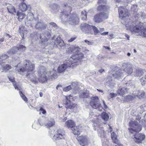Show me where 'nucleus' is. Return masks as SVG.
I'll return each instance as SVG.
<instances>
[{
	"label": "nucleus",
	"instance_id": "bb28decb",
	"mask_svg": "<svg viewBox=\"0 0 146 146\" xmlns=\"http://www.w3.org/2000/svg\"><path fill=\"white\" fill-rule=\"evenodd\" d=\"M97 10L99 11H103L107 12L109 10V9L105 5L99 4V5L97 8Z\"/></svg>",
	"mask_w": 146,
	"mask_h": 146
},
{
	"label": "nucleus",
	"instance_id": "4468645a",
	"mask_svg": "<svg viewBox=\"0 0 146 146\" xmlns=\"http://www.w3.org/2000/svg\"><path fill=\"white\" fill-rule=\"evenodd\" d=\"M51 35L49 32L46 31L41 34L40 36V38L42 42H46L50 38Z\"/></svg>",
	"mask_w": 146,
	"mask_h": 146
},
{
	"label": "nucleus",
	"instance_id": "dca6fc26",
	"mask_svg": "<svg viewBox=\"0 0 146 146\" xmlns=\"http://www.w3.org/2000/svg\"><path fill=\"white\" fill-rule=\"evenodd\" d=\"M145 137V135L141 133H137L134 135V140L137 143H141Z\"/></svg>",
	"mask_w": 146,
	"mask_h": 146
},
{
	"label": "nucleus",
	"instance_id": "de8ad7c7",
	"mask_svg": "<svg viewBox=\"0 0 146 146\" xmlns=\"http://www.w3.org/2000/svg\"><path fill=\"white\" fill-rule=\"evenodd\" d=\"M17 48L18 50L21 51H23L26 49V47L23 45H19Z\"/></svg>",
	"mask_w": 146,
	"mask_h": 146
},
{
	"label": "nucleus",
	"instance_id": "9d476101",
	"mask_svg": "<svg viewBox=\"0 0 146 146\" xmlns=\"http://www.w3.org/2000/svg\"><path fill=\"white\" fill-rule=\"evenodd\" d=\"M73 97L71 95L66 96V100L64 101V104L65 105V107L67 108L73 109L76 106V105L70 102V100L72 99Z\"/></svg>",
	"mask_w": 146,
	"mask_h": 146
},
{
	"label": "nucleus",
	"instance_id": "864d4df0",
	"mask_svg": "<svg viewBox=\"0 0 146 146\" xmlns=\"http://www.w3.org/2000/svg\"><path fill=\"white\" fill-rule=\"evenodd\" d=\"M144 79L146 80V75L144 76V78H143L141 79V82H142L141 84L142 85H144L145 83V82Z\"/></svg>",
	"mask_w": 146,
	"mask_h": 146
},
{
	"label": "nucleus",
	"instance_id": "79ce46f5",
	"mask_svg": "<svg viewBox=\"0 0 146 146\" xmlns=\"http://www.w3.org/2000/svg\"><path fill=\"white\" fill-rule=\"evenodd\" d=\"M40 124L39 123H38L36 122H35L32 125V127L34 128L35 129H38L40 126Z\"/></svg>",
	"mask_w": 146,
	"mask_h": 146
},
{
	"label": "nucleus",
	"instance_id": "7ed1b4c3",
	"mask_svg": "<svg viewBox=\"0 0 146 146\" xmlns=\"http://www.w3.org/2000/svg\"><path fill=\"white\" fill-rule=\"evenodd\" d=\"M72 57V58H70L69 60L65 61L63 64L60 65L58 67L57 70L58 73H63L68 68L73 67L79 64V62L76 61V59L77 58L80 59L82 58L83 55L81 53L76 54L74 56H73Z\"/></svg>",
	"mask_w": 146,
	"mask_h": 146
},
{
	"label": "nucleus",
	"instance_id": "c9c22d12",
	"mask_svg": "<svg viewBox=\"0 0 146 146\" xmlns=\"http://www.w3.org/2000/svg\"><path fill=\"white\" fill-rule=\"evenodd\" d=\"M19 31L22 37H24V34L25 33L26 31L24 29V27L23 26H20L19 28Z\"/></svg>",
	"mask_w": 146,
	"mask_h": 146
},
{
	"label": "nucleus",
	"instance_id": "6ab92c4d",
	"mask_svg": "<svg viewBox=\"0 0 146 146\" xmlns=\"http://www.w3.org/2000/svg\"><path fill=\"white\" fill-rule=\"evenodd\" d=\"M77 139L80 144L82 146H84L87 143L88 139L85 136H79L77 137Z\"/></svg>",
	"mask_w": 146,
	"mask_h": 146
},
{
	"label": "nucleus",
	"instance_id": "9b49d317",
	"mask_svg": "<svg viewBox=\"0 0 146 146\" xmlns=\"http://www.w3.org/2000/svg\"><path fill=\"white\" fill-rule=\"evenodd\" d=\"M37 19L35 18L34 17V15L31 13H28L27 15V20L25 21L26 24H28L31 27H33V25H35V23Z\"/></svg>",
	"mask_w": 146,
	"mask_h": 146
},
{
	"label": "nucleus",
	"instance_id": "5fc2aeb1",
	"mask_svg": "<svg viewBox=\"0 0 146 146\" xmlns=\"http://www.w3.org/2000/svg\"><path fill=\"white\" fill-rule=\"evenodd\" d=\"M40 114L41 112L43 114H44L46 113V111L42 108H41L40 110Z\"/></svg>",
	"mask_w": 146,
	"mask_h": 146
},
{
	"label": "nucleus",
	"instance_id": "4c0bfd02",
	"mask_svg": "<svg viewBox=\"0 0 146 146\" xmlns=\"http://www.w3.org/2000/svg\"><path fill=\"white\" fill-rule=\"evenodd\" d=\"M111 137L114 143H118V141L117 139V135L116 133L114 132H113L111 133Z\"/></svg>",
	"mask_w": 146,
	"mask_h": 146
},
{
	"label": "nucleus",
	"instance_id": "37998d69",
	"mask_svg": "<svg viewBox=\"0 0 146 146\" xmlns=\"http://www.w3.org/2000/svg\"><path fill=\"white\" fill-rule=\"evenodd\" d=\"M81 18L83 20H86L87 19V13L85 11L81 12Z\"/></svg>",
	"mask_w": 146,
	"mask_h": 146
},
{
	"label": "nucleus",
	"instance_id": "6e6552de",
	"mask_svg": "<svg viewBox=\"0 0 146 146\" xmlns=\"http://www.w3.org/2000/svg\"><path fill=\"white\" fill-rule=\"evenodd\" d=\"M80 50V48L78 46H73L69 48L68 50H67V52L69 53H74L75 54H74V55H72V57H71V58H73V56H74L75 55L78 54H82L83 55V57L82 58L80 59H78V58L76 59V61H78L79 62V64L80 63V60L83 58L84 57V55L82 53H78V52H79Z\"/></svg>",
	"mask_w": 146,
	"mask_h": 146
},
{
	"label": "nucleus",
	"instance_id": "473e14b6",
	"mask_svg": "<svg viewBox=\"0 0 146 146\" xmlns=\"http://www.w3.org/2000/svg\"><path fill=\"white\" fill-rule=\"evenodd\" d=\"M88 92L87 91H82L79 94V97L80 98H87L88 96Z\"/></svg>",
	"mask_w": 146,
	"mask_h": 146
},
{
	"label": "nucleus",
	"instance_id": "a19ab883",
	"mask_svg": "<svg viewBox=\"0 0 146 146\" xmlns=\"http://www.w3.org/2000/svg\"><path fill=\"white\" fill-rule=\"evenodd\" d=\"M1 66L5 71H7L11 68V66L9 64H6L5 66H4V64H3V66Z\"/></svg>",
	"mask_w": 146,
	"mask_h": 146
},
{
	"label": "nucleus",
	"instance_id": "72a5a7b5",
	"mask_svg": "<svg viewBox=\"0 0 146 146\" xmlns=\"http://www.w3.org/2000/svg\"><path fill=\"white\" fill-rule=\"evenodd\" d=\"M113 75L115 78L118 79H120L123 76V73L120 72V70L117 72L115 74H113Z\"/></svg>",
	"mask_w": 146,
	"mask_h": 146
},
{
	"label": "nucleus",
	"instance_id": "bf43d9fd",
	"mask_svg": "<svg viewBox=\"0 0 146 146\" xmlns=\"http://www.w3.org/2000/svg\"><path fill=\"white\" fill-rule=\"evenodd\" d=\"M136 5H133L131 7V10L132 11H135L136 10V8H137Z\"/></svg>",
	"mask_w": 146,
	"mask_h": 146
},
{
	"label": "nucleus",
	"instance_id": "f704fd0d",
	"mask_svg": "<svg viewBox=\"0 0 146 146\" xmlns=\"http://www.w3.org/2000/svg\"><path fill=\"white\" fill-rule=\"evenodd\" d=\"M7 9L8 12L11 14H13L14 13L16 12V11L15 7L11 5L8 6L7 7Z\"/></svg>",
	"mask_w": 146,
	"mask_h": 146
},
{
	"label": "nucleus",
	"instance_id": "0eeeda50",
	"mask_svg": "<svg viewBox=\"0 0 146 146\" xmlns=\"http://www.w3.org/2000/svg\"><path fill=\"white\" fill-rule=\"evenodd\" d=\"M90 104L93 108L98 109L99 111H101L102 109V107L101 106L99 102V100L97 97L93 98L90 102Z\"/></svg>",
	"mask_w": 146,
	"mask_h": 146
},
{
	"label": "nucleus",
	"instance_id": "f3484780",
	"mask_svg": "<svg viewBox=\"0 0 146 146\" xmlns=\"http://www.w3.org/2000/svg\"><path fill=\"white\" fill-rule=\"evenodd\" d=\"M122 67L124 71L127 74H131L133 72V69L131 65L127 63H123Z\"/></svg>",
	"mask_w": 146,
	"mask_h": 146
},
{
	"label": "nucleus",
	"instance_id": "5701e85b",
	"mask_svg": "<svg viewBox=\"0 0 146 146\" xmlns=\"http://www.w3.org/2000/svg\"><path fill=\"white\" fill-rule=\"evenodd\" d=\"M81 126H74L72 128V131L74 135H78L80 134V131Z\"/></svg>",
	"mask_w": 146,
	"mask_h": 146
},
{
	"label": "nucleus",
	"instance_id": "a211bd4d",
	"mask_svg": "<svg viewBox=\"0 0 146 146\" xmlns=\"http://www.w3.org/2000/svg\"><path fill=\"white\" fill-rule=\"evenodd\" d=\"M79 21V19L77 15H75L69 18L68 22L70 24L76 25L78 23Z\"/></svg>",
	"mask_w": 146,
	"mask_h": 146
},
{
	"label": "nucleus",
	"instance_id": "4be33fe9",
	"mask_svg": "<svg viewBox=\"0 0 146 146\" xmlns=\"http://www.w3.org/2000/svg\"><path fill=\"white\" fill-rule=\"evenodd\" d=\"M56 70L52 69L51 70L48 72L46 74L47 75L49 79L55 78L56 76Z\"/></svg>",
	"mask_w": 146,
	"mask_h": 146
},
{
	"label": "nucleus",
	"instance_id": "8fccbe9b",
	"mask_svg": "<svg viewBox=\"0 0 146 146\" xmlns=\"http://www.w3.org/2000/svg\"><path fill=\"white\" fill-rule=\"evenodd\" d=\"M49 27L50 28L54 27L56 29L57 28V26L56 24L54 22H50L49 23Z\"/></svg>",
	"mask_w": 146,
	"mask_h": 146
},
{
	"label": "nucleus",
	"instance_id": "ddd939ff",
	"mask_svg": "<svg viewBox=\"0 0 146 146\" xmlns=\"http://www.w3.org/2000/svg\"><path fill=\"white\" fill-rule=\"evenodd\" d=\"M33 26H34L36 29L41 30L45 29L47 26L46 24L41 20H39L37 19Z\"/></svg>",
	"mask_w": 146,
	"mask_h": 146
},
{
	"label": "nucleus",
	"instance_id": "1a4fd4ad",
	"mask_svg": "<svg viewBox=\"0 0 146 146\" xmlns=\"http://www.w3.org/2000/svg\"><path fill=\"white\" fill-rule=\"evenodd\" d=\"M108 17V13L101 12L96 14L94 17V20L97 23L101 22L103 20L107 19Z\"/></svg>",
	"mask_w": 146,
	"mask_h": 146
},
{
	"label": "nucleus",
	"instance_id": "69168bd1",
	"mask_svg": "<svg viewBox=\"0 0 146 146\" xmlns=\"http://www.w3.org/2000/svg\"><path fill=\"white\" fill-rule=\"evenodd\" d=\"M141 118V117L140 116V115H139L136 117V119L138 120H139Z\"/></svg>",
	"mask_w": 146,
	"mask_h": 146
},
{
	"label": "nucleus",
	"instance_id": "c756f323",
	"mask_svg": "<svg viewBox=\"0 0 146 146\" xmlns=\"http://www.w3.org/2000/svg\"><path fill=\"white\" fill-rule=\"evenodd\" d=\"M17 15L18 17V19L20 21H22L26 16L25 14L24 13L19 11L17 12Z\"/></svg>",
	"mask_w": 146,
	"mask_h": 146
},
{
	"label": "nucleus",
	"instance_id": "412c9836",
	"mask_svg": "<svg viewBox=\"0 0 146 146\" xmlns=\"http://www.w3.org/2000/svg\"><path fill=\"white\" fill-rule=\"evenodd\" d=\"M133 94L135 97H137L141 99L144 97L145 93L143 90H137L133 92Z\"/></svg>",
	"mask_w": 146,
	"mask_h": 146
},
{
	"label": "nucleus",
	"instance_id": "09e8293b",
	"mask_svg": "<svg viewBox=\"0 0 146 146\" xmlns=\"http://www.w3.org/2000/svg\"><path fill=\"white\" fill-rule=\"evenodd\" d=\"M19 94L22 99L25 102H26L27 101V99L25 97V95H24L23 93L20 91L19 92Z\"/></svg>",
	"mask_w": 146,
	"mask_h": 146
},
{
	"label": "nucleus",
	"instance_id": "ea45409f",
	"mask_svg": "<svg viewBox=\"0 0 146 146\" xmlns=\"http://www.w3.org/2000/svg\"><path fill=\"white\" fill-rule=\"evenodd\" d=\"M55 125V121L54 119H50L47 123H46V126L49 127H51Z\"/></svg>",
	"mask_w": 146,
	"mask_h": 146
},
{
	"label": "nucleus",
	"instance_id": "b1692460",
	"mask_svg": "<svg viewBox=\"0 0 146 146\" xmlns=\"http://www.w3.org/2000/svg\"><path fill=\"white\" fill-rule=\"evenodd\" d=\"M127 92V88L123 87H120L118 89L117 93L118 94L121 95H123L126 94Z\"/></svg>",
	"mask_w": 146,
	"mask_h": 146
},
{
	"label": "nucleus",
	"instance_id": "f257e3e1",
	"mask_svg": "<svg viewBox=\"0 0 146 146\" xmlns=\"http://www.w3.org/2000/svg\"><path fill=\"white\" fill-rule=\"evenodd\" d=\"M118 13L121 22L125 25L127 29L129 30L132 34L138 33L140 36L146 37V28L145 27L143 23H140L138 25L135 26L134 22L131 21H125L128 16L127 12L125 11L124 8L122 7L119 8Z\"/></svg>",
	"mask_w": 146,
	"mask_h": 146
},
{
	"label": "nucleus",
	"instance_id": "680f3d73",
	"mask_svg": "<svg viewBox=\"0 0 146 146\" xmlns=\"http://www.w3.org/2000/svg\"><path fill=\"white\" fill-rule=\"evenodd\" d=\"M84 42L88 44V45H92V43L91 42H90L87 40H85Z\"/></svg>",
	"mask_w": 146,
	"mask_h": 146
},
{
	"label": "nucleus",
	"instance_id": "a18cd8bd",
	"mask_svg": "<svg viewBox=\"0 0 146 146\" xmlns=\"http://www.w3.org/2000/svg\"><path fill=\"white\" fill-rule=\"evenodd\" d=\"M125 84L126 86H129L132 88H135V86L134 85V82L130 80L129 81L127 82Z\"/></svg>",
	"mask_w": 146,
	"mask_h": 146
},
{
	"label": "nucleus",
	"instance_id": "603ef678",
	"mask_svg": "<svg viewBox=\"0 0 146 146\" xmlns=\"http://www.w3.org/2000/svg\"><path fill=\"white\" fill-rule=\"evenodd\" d=\"M106 2V0H99L98 2V4L102 5L104 4Z\"/></svg>",
	"mask_w": 146,
	"mask_h": 146
},
{
	"label": "nucleus",
	"instance_id": "e2e57ef3",
	"mask_svg": "<svg viewBox=\"0 0 146 146\" xmlns=\"http://www.w3.org/2000/svg\"><path fill=\"white\" fill-rule=\"evenodd\" d=\"M108 33V32H104L102 33L101 35H107Z\"/></svg>",
	"mask_w": 146,
	"mask_h": 146
},
{
	"label": "nucleus",
	"instance_id": "58836bf2",
	"mask_svg": "<svg viewBox=\"0 0 146 146\" xmlns=\"http://www.w3.org/2000/svg\"><path fill=\"white\" fill-rule=\"evenodd\" d=\"M17 50V47L15 46L8 51L7 53L9 54H13L15 53Z\"/></svg>",
	"mask_w": 146,
	"mask_h": 146
},
{
	"label": "nucleus",
	"instance_id": "2eb2a0df",
	"mask_svg": "<svg viewBox=\"0 0 146 146\" xmlns=\"http://www.w3.org/2000/svg\"><path fill=\"white\" fill-rule=\"evenodd\" d=\"M129 125L130 126L132 127L135 128V132H139L141 130V126L138 124L137 122L133 121H130L129 123Z\"/></svg>",
	"mask_w": 146,
	"mask_h": 146
},
{
	"label": "nucleus",
	"instance_id": "49530a36",
	"mask_svg": "<svg viewBox=\"0 0 146 146\" xmlns=\"http://www.w3.org/2000/svg\"><path fill=\"white\" fill-rule=\"evenodd\" d=\"M136 74L135 75V76L139 77L140 76L142 75L143 73L142 71L140 70H136Z\"/></svg>",
	"mask_w": 146,
	"mask_h": 146
},
{
	"label": "nucleus",
	"instance_id": "c85d7f7f",
	"mask_svg": "<svg viewBox=\"0 0 146 146\" xmlns=\"http://www.w3.org/2000/svg\"><path fill=\"white\" fill-rule=\"evenodd\" d=\"M65 126L68 127L72 128L75 126L74 122L71 120H68L65 123Z\"/></svg>",
	"mask_w": 146,
	"mask_h": 146
},
{
	"label": "nucleus",
	"instance_id": "cd10ccee",
	"mask_svg": "<svg viewBox=\"0 0 146 146\" xmlns=\"http://www.w3.org/2000/svg\"><path fill=\"white\" fill-rule=\"evenodd\" d=\"M8 78L9 80L13 83V86L15 90H20L18 86L17 85L16 82L15 81V78L13 77H8Z\"/></svg>",
	"mask_w": 146,
	"mask_h": 146
},
{
	"label": "nucleus",
	"instance_id": "c03bdc74",
	"mask_svg": "<svg viewBox=\"0 0 146 146\" xmlns=\"http://www.w3.org/2000/svg\"><path fill=\"white\" fill-rule=\"evenodd\" d=\"M46 68L44 66H42L39 67L38 72L39 71H41V73L43 74L45 73V72Z\"/></svg>",
	"mask_w": 146,
	"mask_h": 146
},
{
	"label": "nucleus",
	"instance_id": "a878e982",
	"mask_svg": "<svg viewBox=\"0 0 146 146\" xmlns=\"http://www.w3.org/2000/svg\"><path fill=\"white\" fill-rule=\"evenodd\" d=\"M9 58V56L4 54L0 55V64L3 66V64L5 62L6 59Z\"/></svg>",
	"mask_w": 146,
	"mask_h": 146
},
{
	"label": "nucleus",
	"instance_id": "aec40b11",
	"mask_svg": "<svg viewBox=\"0 0 146 146\" xmlns=\"http://www.w3.org/2000/svg\"><path fill=\"white\" fill-rule=\"evenodd\" d=\"M38 75L39 77L38 79V80L41 82L44 83L46 81L49 79L48 77H47L45 75V73L42 74L41 73V71H39L38 72Z\"/></svg>",
	"mask_w": 146,
	"mask_h": 146
},
{
	"label": "nucleus",
	"instance_id": "20e7f679",
	"mask_svg": "<svg viewBox=\"0 0 146 146\" xmlns=\"http://www.w3.org/2000/svg\"><path fill=\"white\" fill-rule=\"evenodd\" d=\"M65 135L63 131L60 129H58L55 132V134L53 136L52 139L54 141L61 139L63 142L60 143L58 146H66V142L65 138Z\"/></svg>",
	"mask_w": 146,
	"mask_h": 146
},
{
	"label": "nucleus",
	"instance_id": "39448f33",
	"mask_svg": "<svg viewBox=\"0 0 146 146\" xmlns=\"http://www.w3.org/2000/svg\"><path fill=\"white\" fill-rule=\"evenodd\" d=\"M94 129L95 130H96V129H97L98 133V135L102 138V141L104 142H103L102 145L103 146H108V141L107 142V143H106L104 142V140L103 139V138H105L106 136V133L103 129V128L102 126V125L100 124L99 123H96L95 122L94 123Z\"/></svg>",
	"mask_w": 146,
	"mask_h": 146
},
{
	"label": "nucleus",
	"instance_id": "13d9d810",
	"mask_svg": "<svg viewBox=\"0 0 146 146\" xmlns=\"http://www.w3.org/2000/svg\"><path fill=\"white\" fill-rule=\"evenodd\" d=\"M129 132L131 133H133L134 132H135V128H134L133 129L131 128H129Z\"/></svg>",
	"mask_w": 146,
	"mask_h": 146
},
{
	"label": "nucleus",
	"instance_id": "393cba45",
	"mask_svg": "<svg viewBox=\"0 0 146 146\" xmlns=\"http://www.w3.org/2000/svg\"><path fill=\"white\" fill-rule=\"evenodd\" d=\"M47 121V118L44 117H40L38 119V122L40 124V125L42 126L45 125L46 126Z\"/></svg>",
	"mask_w": 146,
	"mask_h": 146
},
{
	"label": "nucleus",
	"instance_id": "0e129e2a",
	"mask_svg": "<svg viewBox=\"0 0 146 146\" xmlns=\"http://www.w3.org/2000/svg\"><path fill=\"white\" fill-rule=\"evenodd\" d=\"M125 35V36L127 38V39L128 40H129V35H128L127 34H124Z\"/></svg>",
	"mask_w": 146,
	"mask_h": 146
},
{
	"label": "nucleus",
	"instance_id": "052dcab7",
	"mask_svg": "<svg viewBox=\"0 0 146 146\" xmlns=\"http://www.w3.org/2000/svg\"><path fill=\"white\" fill-rule=\"evenodd\" d=\"M76 37H74L71 38L70 39L68 40V42H71L74 41L76 38Z\"/></svg>",
	"mask_w": 146,
	"mask_h": 146
},
{
	"label": "nucleus",
	"instance_id": "f03ea898",
	"mask_svg": "<svg viewBox=\"0 0 146 146\" xmlns=\"http://www.w3.org/2000/svg\"><path fill=\"white\" fill-rule=\"evenodd\" d=\"M16 72H24L27 71V76L29 78L31 81L36 83L38 82V79L34 74V69L35 65L29 60H25L24 61L23 66L19 67V64L15 66Z\"/></svg>",
	"mask_w": 146,
	"mask_h": 146
},
{
	"label": "nucleus",
	"instance_id": "7c9ffc66",
	"mask_svg": "<svg viewBox=\"0 0 146 146\" xmlns=\"http://www.w3.org/2000/svg\"><path fill=\"white\" fill-rule=\"evenodd\" d=\"M19 9L23 12L25 11L27 9V5L25 3H22L19 5Z\"/></svg>",
	"mask_w": 146,
	"mask_h": 146
},
{
	"label": "nucleus",
	"instance_id": "e433bc0d",
	"mask_svg": "<svg viewBox=\"0 0 146 146\" xmlns=\"http://www.w3.org/2000/svg\"><path fill=\"white\" fill-rule=\"evenodd\" d=\"M102 119L105 121H107L109 118L108 114L105 112H103L101 114Z\"/></svg>",
	"mask_w": 146,
	"mask_h": 146
},
{
	"label": "nucleus",
	"instance_id": "338daca9",
	"mask_svg": "<svg viewBox=\"0 0 146 146\" xmlns=\"http://www.w3.org/2000/svg\"><path fill=\"white\" fill-rule=\"evenodd\" d=\"M103 104H104V107L106 108H107L108 107L106 105V104L105 102L103 100Z\"/></svg>",
	"mask_w": 146,
	"mask_h": 146
},
{
	"label": "nucleus",
	"instance_id": "774afa93",
	"mask_svg": "<svg viewBox=\"0 0 146 146\" xmlns=\"http://www.w3.org/2000/svg\"><path fill=\"white\" fill-rule=\"evenodd\" d=\"M62 86H61L60 85H58L56 87V88L58 90L59 88L61 87V88Z\"/></svg>",
	"mask_w": 146,
	"mask_h": 146
},
{
	"label": "nucleus",
	"instance_id": "3c124183",
	"mask_svg": "<svg viewBox=\"0 0 146 146\" xmlns=\"http://www.w3.org/2000/svg\"><path fill=\"white\" fill-rule=\"evenodd\" d=\"M116 94L113 93H111L109 94L108 97V98L109 99H110L111 98H113V97H116Z\"/></svg>",
	"mask_w": 146,
	"mask_h": 146
},
{
	"label": "nucleus",
	"instance_id": "f8f14e48",
	"mask_svg": "<svg viewBox=\"0 0 146 146\" xmlns=\"http://www.w3.org/2000/svg\"><path fill=\"white\" fill-rule=\"evenodd\" d=\"M70 89H73L74 90V93L75 94L78 93L80 90L77 83L75 82H72L71 85L63 88V91L65 92L68 91Z\"/></svg>",
	"mask_w": 146,
	"mask_h": 146
},
{
	"label": "nucleus",
	"instance_id": "423d86ee",
	"mask_svg": "<svg viewBox=\"0 0 146 146\" xmlns=\"http://www.w3.org/2000/svg\"><path fill=\"white\" fill-rule=\"evenodd\" d=\"M81 26L82 28V29L86 31H89L88 33H90L92 34H93V33L91 31L92 30L93 31L94 34L95 35L100 33V31L96 27L94 26H91L86 23H83L81 24Z\"/></svg>",
	"mask_w": 146,
	"mask_h": 146
},
{
	"label": "nucleus",
	"instance_id": "2f4dec72",
	"mask_svg": "<svg viewBox=\"0 0 146 146\" xmlns=\"http://www.w3.org/2000/svg\"><path fill=\"white\" fill-rule=\"evenodd\" d=\"M55 44L57 43V45H59L61 46L63 45V41L61 39L60 35H58V36L56 38V39L55 40Z\"/></svg>",
	"mask_w": 146,
	"mask_h": 146
},
{
	"label": "nucleus",
	"instance_id": "4d7b16f0",
	"mask_svg": "<svg viewBox=\"0 0 146 146\" xmlns=\"http://www.w3.org/2000/svg\"><path fill=\"white\" fill-rule=\"evenodd\" d=\"M58 7L55 4H54L52 6H51L50 7L52 8L53 10H55Z\"/></svg>",
	"mask_w": 146,
	"mask_h": 146
},
{
	"label": "nucleus",
	"instance_id": "6e6d98bb",
	"mask_svg": "<svg viewBox=\"0 0 146 146\" xmlns=\"http://www.w3.org/2000/svg\"><path fill=\"white\" fill-rule=\"evenodd\" d=\"M115 84L113 82H110L109 84L111 88H113Z\"/></svg>",
	"mask_w": 146,
	"mask_h": 146
}]
</instances>
